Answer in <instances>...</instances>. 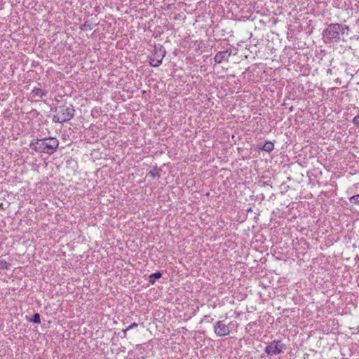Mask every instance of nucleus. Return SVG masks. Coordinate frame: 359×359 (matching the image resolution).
<instances>
[{"mask_svg": "<svg viewBox=\"0 0 359 359\" xmlns=\"http://www.w3.org/2000/svg\"><path fill=\"white\" fill-rule=\"evenodd\" d=\"M349 32L348 26L340 23H331L323 31V35L325 43H334L347 41Z\"/></svg>", "mask_w": 359, "mask_h": 359, "instance_id": "nucleus-1", "label": "nucleus"}, {"mask_svg": "<svg viewBox=\"0 0 359 359\" xmlns=\"http://www.w3.org/2000/svg\"><path fill=\"white\" fill-rule=\"evenodd\" d=\"M29 147L37 153H44L51 155L58 149L59 140L54 137L33 139L30 142Z\"/></svg>", "mask_w": 359, "mask_h": 359, "instance_id": "nucleus-2", "label": "nucleus"}, {"mask_svg": "<svg viewBox=\"0 0 359 359\" xmlns=\"http://www.w3.org/2000/svg\"><path fill=\"white\" fill-rule=\"evenodd\" d=\"M51 111L55 113L53 116V122L59 123L68 122L74 118L75 114V109L72 105L55 107L51 109Z\"/></svg>", "mask_w": 359, "mask_h": 359, "instance_id": "nucleus-3", "label": "nucleus"}, {"mask_svg": "<svg viewBox=\"0 0 359 359\" xmlns=\"http://www.w3.org/2000/svg\"><path fill=\"white\" fill-rule=\"evenodd\" d=\"M165 53V49L162 45H154L152 55L149 57V65L154 67L160 66Z\"/></svg>", "mask_w": 359, "mask_h": 359, "instance_id": "nucleus-4", "label": "nucleus"}, {"mask_svg": "<svg viewBox=\"0 0 359 359\" xmlns=\"http://www.w3.org/2000/svg\"><path fill=\"white\" fill-rule=\"evenodd\" d=\"M285 348L284 344L280 340H273L264 348V352L269 355H278L283 352Z\"/></svg>", "mask_w": 359, "mask_h": 359, "instance_id": "nucleus-5", "label": "nucleus"}, {"mask_svg": "<svg viewBox=\"0 0 359 359\" xmlns=\"http://www.w3.org/2000/svg\"><path fill=\"white\" fill-rule=\"evenodd\" d=\"M214 332L218 337H225L230 334V329L224 321L218 320L214 325Z\"/></svg>", "mask_w": 359, "mask_h": 359, "instance_id": "nucleus-6", "label": "nucleus"}, {"mask_svg": "<svg viewBox=\"0 0 359 359\" xmlns=\"http://www.w3.org/2000/svg\"><path fill=\"white\" fill-rule=\"evenodd\" d=\"M231 48L224 51H219L215 55L214 57L215 62L217 64H219L224 60L228 61L229 57L231 56Z\"/></svg>", "mask_w": 359, "mask_h": 359, "instance_id": "nucleus-7", "label": "nucleus"}, {"mask_svg": "<svg viewBox=\"0 0 359 359\" xmlns=\"http://www.w3.org/2000/svg\"><path fill=\"white\" fill-rule=\"evenodd\" d=\"M47 90H43L40 88L34 87L31 92V94L34 97L43 98L47 95Z\"/></svg>", "mask_w": 359, "mask_h": 359, "instance_id": "nucleus-8", "label": "nucleus"}, {"mask_svg": "<svg viewBox=\"0 0 359 359\" xmlns=\"http://www.w3.org/2000/svg\"><path fill=\"white\" fill-rule=\"evenodd\" d=\"M162 277V273L161 271H157L156 273H151L149 276V282L151 284V285H154L156 282V280Z\"/></svg>", "mask_w": 359, "mask_h": 359, "instance_id": "nucleus-9", "label": "nucleus"}, {"mask_svg": "<svg viewBox=\"0 0 359 359\" xmlns=\"http://www.w3.org/2000/svg\"><path fill=\"white\" fill-rule=\"evenodd\" d=\"M26 319L29 322L39 324L41 323V316L39 313H35L32 317L26 316Z\"/></svg>", "mask_w": 359, "mask_h": 359, "instance_id": "nucleus-10", "label": "nucleus"}, {"mask_svg": "<svg viewBox=\"0 0 359 359\" xmlns=\"http://www.w3.org/2000/svg\"><path fill=\"white\" fill-rule=\"evenodd\" d=\"M274 145L273 143L271 141H266L264 144L263 145L262 149L266 151V152H271L273 150Z\"/></svg>", "mask_w": 359, "mask_h": 359, "instance_id": "nucleus-11", "label": "nucleus"}, {"mask_svg": "<svg viewBox=\"0 0 359 359\" xmlns=\"http://www.w3.org/2000/svg\"><path fill=\"white\" fill-rule=\"evenodd\" d=\"M161 170V168H158L156 165L155 167L153 168L152 170H151L149 171V175L152 177V178H156V177H160V175H159V172Z\"/></svg>", "mask_w": 359, "mask_h": 359, "instance_id": "nucleus-12", "label": "nucleus"}, {"mask_svg": "<svg viewBox=\"0 0 359 359\" xmlns=\"http://www.w3.org/2000/svg\"><path fill=\"white\" fill-rule=\"evenodd\" d=\"M93 28V27L89 24L88 21H86L83 24H82L81 26H80V29L83 31H86V30H91Z\"/></svg>", "mask_w": 359, "mask_h": 359, "instance_id": "nucleus-13", "label": "nucleus"}, {"mask_svg": "<svg viewBox=\"0 0 359 359\" xmlns=\"http://www.w3.org/2000/svg\"><path fill=\"white\" fill-rule=\"evenodd\" d=\"M11 264L4 259H0V269H8Z\"/></svg>", "mask_w": 359, "mask_h": 359, "instance_id": "nucleus-14", "label": "nucleus"}, {"mask_svg": "<svg viewBox=\"0 0 359 359\" xmlns=\"http://www.w3.org/2000/svg\"><path fill=\"white\" fill-rule=\"evenodd\" d=\"M349 201L352 204L359 205V194L351 196Z\"/></svg>", "mask_w": 359, "mask_h": 359, "instance_id": "nucleus-15", "label": "nucleus"}, {"mask_svg": "<svg viewBox=\"0 0 359 359\" xmlns=\"http://www.w3.org/2000/svg\"><path fill=\"white\" fill-rule=\"evenodd\" d=\"M213 321V318L210 317V315H205L201 322H205L208 323H211Z\"/></svg>", "mask_w": 359, "mask_h": 359, "instance_id": "nucleus-16", "label": "nucleus"}, {"mask_svg": "<svg viewBox=\"0 0 359 359\" xmlns=\"http://www.w3.org/2000/svg\"><path fill=\"white\" fill-rule=\"evenodd\" d=\"M353 123L355 126L359 127V114L356 115L352 121Z\"/></svg>", "mask_w": 359, "mask_h": 359, "instance_id": "nucleus-17", "label": "nucleus"}, {"mask_svg": "<svg viewBox=\"0 0 359 359\" xmlns=\"http://www.w3.org/2000/svg\"><path fill=\"white\" fill-rule=\"evenodd\" d=\"M138 326V324L136 323H133L132 324H130L128 327H127V330H131V329H133L135 327H137Z\"/></svg>", "mask_w": 359, "mask_h": 359, "instance_id": "nucleus-18", "label": "nucleus"}, {"mask_svg": "<svg viewBox=\"0 0 359 359\" xmlns=\"http://www.w3.org/2000/svg\"><path fill=\"white\" fill-rule=\"evenodd\" d=\"M129 330H127V327L124 330H123V337H126V334H127V331H128Z\"/></svg>", "mask_w": 359, "mask_h": 359, "instance_id": "nucleus-19", "label": "nucleus"}, {"mask_svg": "<svg viewBox=\"0 0 359 359\" xmlns=\"http://www.w3.org/2000/svg\"><path fill=\"white\" fill-rule=\"evenodd\" d=\"M289 110L290 111H292L294 110V107L292 106H291L290 108H289Z\"/></svg>", "mask_w": 359, "mask_h": 359, "instance_id": "nucleus-20", "label": "nucleus"}, {"mask_svg": "<svg viewBox=\"0 0 359 359\" xmlns=\"http://www.w3.org/2000/svg\"><path fill=\"white\" fill-rule=\"evenodd\" d=\"M263 185H264V186H266V185H268V184H267V182H264L263 183Z\"/></svg>", "mask_w": 359, "mask_h": 359, "instance_id": "nucleus-21", "label": "nucleus"}]
</instances>
